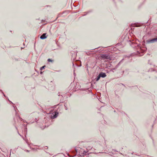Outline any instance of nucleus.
<instances>
[{"label":"nucleus","mask_w":157,"mask_h":157,"mask_svg":"<svg viewBox=\"0 0 157 157\" xmlns=\"http://www.w3.org/2000/svg\"><path fill=\"white\" fill-rule=\"evenodd\" d=\"M102 59H109L110 60L111 57L110 56L107 54H101L100 55Z\"/></svg>","instance_id":"f257e3e1"},{"label":"nucleus","mask_w":157,"mask_h":157,"mask_svg":"<svg viewBox=\"0 0 157 157\" xmlns=\"http://www.w3.org/2000/svg\"><path fill=\"white\" fill-rule=\"evenodd\" d=\"M140 49L141 50V54H140V52L139 51H137V54L139 55V56H141L143 55V52L145 51L144 50H143L141 48H140Z\"/></svg>","instance_id":"39448f33"},{"label":"nucleus","mask_w":157,"mask_h":157,"mask_svg":"<svg viewBox=\"0 0 157 157\" xmlns=\"http://www.w3.org/2000/svg\"><path fill=\"white\" fill-rule=\"evenodd\" d=\"M42 72H40V74H42Z\"/></svg>","instance_id":"f3484780"},{"label":"nucleus","mask_w":157,"mask_h":157,"mask_svg":"<svg viewBox=\"0 0 157 157\" xmlns=\"http://www.w3.org/2000/svg\"><path fill=\"white\" fill-rule=\"evenodd\" d=\"M58 114H59L58 112H55V114L53 115V116L52 117V118H53V119L56 118L58 116Z\"/></svg>","instance_id":"423d86ee"},{"label":"nucleus","mask_w":157,"mask_h":157,"mask_svg":"<svg viewBox=\"0 0 157 157\" xmlns=\"http://www.w3.org/2000/svg\"><path fill=\"white\" fill-rule=\"evenodd\" d=\"M86 54L88 56H91L92 55V54L89 52H86Z\"/></svg>","instance_id":"9d476101"},{"label":"nucleus","mask_w":157,"mask_h":157,"mask_svg":"<svg viewBox=\"0 0 157 157\" xmlns=\"http://www.w3.org/2000/svg\"><path fill=\"white\" fill-rule=\"evenodd\" d=\"M154 73L155 74V76L156 78H157V71H154Z\"/></svg>","instance_id":"6e6552de"},{"label":"nucleus","mask_w":157,"mask_h":157,"mask_svg":"<svg viewBox=\"0 0 157 157\" xmlns=\"http://www.w3.org/2000/svg\"><path fill=\"white\" fill-rule=\"evenodd\" d=\"M18 133L19 135H20V136H21V135H20V134L18 132Z\"/></svg>","instance_id":"2eb2a0df"},{"label":"nucleus","mask_w":157,"mask_h":157,"mask_svg":"<svg viewBox=\"0 0 157 157\" xmlns=\"http://www.w3.org/2000/svg\"><path fill=\"white\" fill-rule=\"evenodd\" d=\"M3 94L4 96H5V95L3 93Z\"/></svg>","instance_id":"dca6fc26"},{"label":"nucleus","mask_w":157,"mask_h":157,"mask_svg":"<svg viewBox=\"0 0 157 157\" xmlns=\"http://www.w3.org/2000/svg\"><path fill=\"white\" fill-rule=\"evenodd\" d=\"M99 75H100L101 77L103 78L105 77L106 76V75L105 73L102 72L100 73Z\"/></svg>","instance_id":"20e7f679"},{"label":"nucleus","mask_w":157,"mask_h":157,"mask_svg":"<svg viewBox=\"0 0 157 157\" xmlns=\"http://www.w3.org/2000/svg\"><path fill=\"white\" fill-rule=\"evenodd\" d=\"M27 130V128H25V131H26Z\"/></svg>","instance_id":"ddd939ff"},{"label":"nucleus","mask_w":157,"mask_h":157,"mask_svg":"<svg viewBox=\"0 0 157 157\" xmlns=\"http://www.w3.org/2000/svg\"><path fill=\"white\" fill-rule=\"evenodd\" d=\"M146 42L148 44L157 42V37L151 39L147 40L146 41Z\"/></svg>","instance_id":"f03ea898"},{"label":"nucleus","mask_w":157,"mask_h":157,"mask_svg":"<svg viewBox=\"0 0 157 157\" xmlns=\"http://www.w3.org/2000/svg\"><path fill=\"white\" fill-rule=\"evenodd\" d=\"M26 142L28 144V145H29V144L28 143V140H27L26 141Z\"/></svg>","instance_id":"4468645a"},{"label":"nucleus","mask_w":157,"mask_h":157,"mask_svg":"<svg viewBox=\"0 0 157 157\" xmlns=\"http://www.w3.org/2000/svg\"><path fill=\"white\" fill-rule=\"evenodd\" d=\"M87 152V151H84L83 152V154L84 155H86Z\"/></svg>","instance_id":"f8f14e48"},{"label":"nucleus","mask_w":157,"mask_h":157,"mask_svg":"<svg viewBox=\"0 0 157 157\" xmlns=\"http://www.w3.org/2000/svg\"><path fill=\"white\" fill-rule=\"evenodd\" d=\"M48 62H52L53 61V60H52L51 59H48Z\"/></svg>","instance_id":"1a4fd4ad"},{"label":"nucleus","mask_w":157,"mask_h":157,"mask_svg":"<svg viewBox=\"0 0 157 157\" xmlns=\"http://www.w3.org/2000/svg\"><path fill=\"white\" fill-rule=\"evenodd\" d=\"M45 67V66H43L42 67H41L40 68V70H42L43 69H44V67Z\"/></svg>","instance_id":"9b49d317"},{"label":"nucleus","mask_w":157,"mask_h":157,"mask_svg":"<svg viewBox=\"0 0 157 157\" xmlns=\"http://www.w3.org/2000/svg\"><path fill=\"white\" fill-rule=\"evenodd\" d=\"M46 33H44L40 36V39L44 40L46 39L47 37V36H46Z\"/></svg>","instance_id":"7ed1b4c3"},{"label":"nucleus","mask_w":157,"mask_h":157,"mask_svg":"<svg viewBox=\"0 0 157 157\" xmlns=\"http://www.w3.org/2000/svg\"><path fill=\"white\" fill-rule=\"evenodd\" d=\"M100 78H101L100 75L99 74V75L95 79V80H96V81H98L99 80V79H100Z\"/></svg>","instance_id":"0eeeda50"}]
</instances>
